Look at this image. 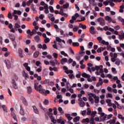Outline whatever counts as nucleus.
I'll use <instances>...</instances> for the list:
<instances>
[{"label": "nucleus", "mask_w": 124, "mask_h": 124, "mask_svg": "<svg viewBox=\"0 0 124 124\" xmlns=\"http://www.w3.org/2000/svg\"><path fill=\"white\" fill-rule=\"evenodd\" d=\"M91 70H92V71H95V70L98 71V70H100V73H103L104 72V70H103V66L102 65L100 66H95V67H92L91 68Z\"/></svg>", "instance_id": "1"}, {"label": "nucleus", "mask_w": 124, "mask_h": 124, "mask_svg": "<svg viewBox=\"0 0 124 124\" xmlns=\"http://www.w3.org/2000/svg\"><path fill=\"white\" fill-rule=\"evenodd\" d=\"M95 22H98V23H99L101 26H105V20H104L102 17L98 18L96 20Z\"/></svg>", "instance_id": "2"}, {"label": "nucleus", "mask_w": 124, "mask_h": 124, "mask_svg": "<svg viewBox=\"0 0 124 124\" xmlns=\"http://www.w3.org/2000/svg\"><path fill=\"white\" fill-rule=\"evenodd\" d=\"M98 114L101 115L102 121H105V120L107 119V115L105 114L104 112H102V111H98Z\"/></svg>", "instance_id": "3"}, {"label": "nucleus", "mask_w": 124, "mask_h": 124, "mask_svg": "<svg viewBox=\"0 0 124 124\" xmlns=\"http://www.w3.org/2000/svg\"><path fill=\"white\" fill-rule=\"evenodd\" d=\"M40 93H43V94H45V93H46V90L42 88V86L41 85H39L38 90Z\"/></svg>", "instance_id": "4"}, {"label": "nucleus", "mask_w": 124, "mask_h": 124, "mask_svg": "<svg viewBox=\"0 0 124 124\" xmlns=\"http://www.w3.org/2000/svg\"><path fill=\"white\" fill-rule=\"evenodd\" d=\"M103 84V80L102 79V78H99L98 82L96 84V86L98 87L100 86H102Z\"/></svg>", "instance_id": "5"}, {"label": "nucleus", "mask_w": 124, "mask_h": 124, "mask_svg": "<svg viewBox=\"0 0 124 124\" xmlns=\"http://www.w3.org/2000/svg\"><path fill=\"white\" fill-rule=\"evenodd\" d=\"M4 62L6 65V66L8 69L11 67V64L10 63V61L8 60H6L4 61Z\"/></svg>", "instance_id": "6"}, {"label": "nucleus", "mask_w": 124, "mask_h": 124, "mask_svg": "<svg viewBox=\"0 0 124 124\" xmlns=\"http://www.w3.org/2000/svg\"><path fill=\"white\" fill-rule=\"evenodd\" d=\"M34 89L36 90V91H38L39 87L38 84H39V82L37 80H34Z\"/></svg>", "instance_id": "7"}, {"label": "nucleus", "mask_w": 124, "mask_h": 124, "mask_svg": "<svg viewBox=\"0 0 124 124\" xmlns=\"http://www.w3.org/2000/svg\"><path fill=\"white\" fill-rule=\"evenodd\" d=\"M12 84L13 85V88H14L15 90H17V89H18V86H17V84L16 83V81H15V80H12Z\"/></svg>", "instance_id": "8"}, {"label": "nucleus", "mask_w": 124, "mask_h": 124, "mask_svg": "<svg viewBox=\"0 0 124 124\" xmlns=\"http://www.w3.org/2000/svg\"><path fill=\"white\" fill-rule=\"evenodd\" d=\"M48 18L51 21V22H54V21H55V17L53 14H49L48 15Z\"/></svg>", "instance_id": "9"}, {"label": "nucleus", "mask_w": 124, "mask_h": 124, "mask_svg": "<svg viewBox=\"0 0 124 124\" xmlns=\"http://www.w3.org/2000/svg\"><path fill=\"white\" fill-rule=\"evenodd\" d=\"M9 38L11 40V41H15L16 37L15 34H9Z\"/></svg>", "instance_id": "10"}, {"label": "nucleus", "mask_w": 124, "mask_h": 124, "mask_svg": "<svg viewBox=\"0 0 124 124\" xmlns=\"http://www.w3.org/2000/svg\"><path fill=\"white\" fill-rule=\"evenodd\" d=\"M95 28L94 26H91L90 29V32L91 33V34H95V31H94Z\"/></svg>", "instance_id": "11"}, {"label": "nucleus", "mask_w": 124, "mask_h": 124, "mask_svg": "<svg viewBox=\"0 0 124 124\" xmlns=\"http://www.w3.org/2000/svg\"><path fill=\"white\" fill-rule=\"evenodd\" d=\"M105 19L106 21H108V23H111L112 21H113V19L111 18V17L109 16H107L105 17Z\"/></svg>", "instance_id": "12"}, {"label": "nucleus", "mask_w": 124, "mask_h": 124, "mask_svg": "<svg viewBox=\"0 0 124 124\" xmlns=\"http://www.w3.org/2000/svg\"><path fill=\"white\" fill-rule=\"evenodd\" d=\"M18 55L20 58H24V55H23V50L21 48L18 49Z\"/></svg>", "instance_id": "13"}, {"label": "nucleus", "mask_w": 124, "mask_h": 124, "mask_svg": "<svg viewBox=\"0 0 124 124\" xmlns=\"http://www.w3.org/2000/svg\"><path fill=\"white\" fill-rule=\"evenodd\" d=\"M20 109L19 113L21 116H25V112H24V109H23V107H22V106H20Z\"/></svg>", "instance_id": "14"}, {"label": "nucleus", "mask_w": 124, "mask_h": 124, "mask_svg": "<svg viewBox=\"0 0 124 124\" xmlns=\"http://www.w3.org/2000/svg\"><path fill=\"white\" fill-rule=\"evenodd\" d=\"M3 20H4V16H3V15H0V22H1V24L4 23V21H3Z\"/></svg>", "instance_id": "15"}, {"label": "nucleus", "mask_w": 124, "mask_h": 124, "mask_svg": "<svg viewBox=\"0 0 124 124\" xmlns=\"http://www.w3.org/2000/svg\"><path fill=\"white\" fill-rule=\"evenodd\" d=\"M82 77H84V78H91V75L87 74L86 73H83L82 74Z\"/></svg>", "instance_id": "16"}, {"label": "nucleus", "mask_w": 124, "mask_h": 124, "mask_svg": "<svg viewBox=\"0 0 124 124\" xmlns=\"http://www.w3.org/2000/svg\"><path fill=\"white\" fill-rule=\"evenodd\" d=\"M32 108L33 109V111L35 114H39V111H38V109H37V108L36 107L33 106Z\"/></svg>", "instance_id": "17"}, {"label": "nucleus", "mask_w": 124, "mask_h": 124, "mask_svg": "<svg viewBox=\"0 0 124 124\" xmlns=\"http://www.w3.org/2000/svg\"><path fill=\"white\" fill-rule=\"evenodd\" d=\"M46 84H48L49 86H53L54 85V82L53 81H50L49 79L46 80Z\"/></svg>", "instance_id": "18"}, {"label": "nucleus", "mask_w": 124, "mask_h": 124, "mask_svg": "<svg viewBox=\"0 0 124 124\" xmlns=\"http://www.w3.org/2000/svg\"><path fill=\"white\" fill-rule=\"evenodd\" d=\"M65 62H67V59L66 58H62L61 61V64H64Z\"/></svg>", "instance_id": "19"}, {"label": "nucleus", "mask_w": 124, "mask_h": 124, "mask_svg": "<svg viewBox=\"0 0 124 124\" xmlns=\"http://www.w3.org/2000/svg\"><path fill=\"white\" fill-rule=\"evenodd\" d=\"M34 39L36 42H39L40 41V37L38 35H36L34 37Z\"/></svg>", "instance_id": "20"}, {"label": "nucleus", "mask_w": 124, "mask_h": 124, "mask_svg": "<svg viewBox=\"0 0 124 124\" xmlns=\"http://www.w3.org/2000/svg\"><path fill=\"white\" fill-rule=\"evenodd\" d=\"M101 43V44H103V45H106L107 46H108V45H109V42H106L104 40H102L101 43Z\"/></svg>", "instance_id": "21"}, {"label": "nucleus", "mask_w": 124, "mask_h": 124, "mask_svg": "<svg viewBox=\"0 0 124 124\" xmlns=\"http://www.w3.org/2000/svg\"><path fill=\"white\" fill-rule=\"evenodd\" d=\"M65 116H66V118H67L68 120V121H71V120H72V119H73V118H72L70 114H65Z\"/></svg>", "instance_id": "22"}, {"label": "nucleus", "mask_w": 124, "mask_h": 124, "mask_svg": "<svg viewBox=\"0 0 124 124\" xmlns=\"http://www.w3.org/2000/svg\"><path fill=\"white\" fill-rule=\"evenodd\" d=\"M80 107H84L86 105L85 102L82 101L78 103Z\"/></svg>", "instance_id": "23"}, {"label": "nucleus", "mask_w": 124, "mask_h": 124, "mask_svg": "<svg viewBox=\"0 0 124 124\" xmlns=\"http://www.w3.org/2000/svg\"><path fill=\"white\" fill-rule=\"evenodd\" d=\"M50 120L52 122V123H53V124H57V120L55 119V118L53 116L50 117Z\"/></svg>", "instance_id": "24"}, {"label": "nucleus", "mask_w": 124, "mask_h": 124, "mask_svg": "<svg viewBox=\"0 0 124 124\" xmlns=\"http://www.w3.org/2000/svg\"><path fill=\"white\" fill-rule=\"evenodd\" d=\"M14 13L15 14H17L18 15H21V14H22V12H21V11H17L16 10H15L14 11Z\"/></svg>", "instance_id": "25"}, {"label": "nucleus", "mask_w": 124, "mask_h": 124, "mask_svg": "<svg viewBox=\"0 0 124 124\" xmlns=\"http://www.w3.org/2000/svg\"><path fill=\"white\" fill-rule=\"evenodd\" d=\"M79 27L81 28V29H83V30H86V29H87V26L86 25H83L81 23L79 24Z\"/></svg>", "instance_id": "26"}, {"label": "nucleus", "mask_w": 124, "mask_h": 124, "mask_svg": "<svg viewBox=\"0 0 124 124\" xmlns=\"http://www.w3.org/2000/svg\"><path fill=\"white\" fill-rule=\"evenodd\" d=\"M58 111L61 113L62 115H63L64 114V112H63V110H62V108L61 107H59L58 108Z\"/></svg>", "instance_id": "27"}, {"label": "nucleus", "mask_w": 124, "mask_h": 124, "mask_svg": "<svg viewBox=\"0 0 124 124\" xmlns=\"http://www.w3.org/2000/svg\"><path fill=\"white\" fill-rule=\"evenodd\" d=\"M120 10H119V12H120V13H123V12H124V4H122V5L120 6Z\"/></svg>", "instance_id": "28"}, {"label": "nucleus", "mask_w": 124, "mask_h": 124, "mask_svg": "<svg viewBox=\"0 0 124 124\" xmlns=\"http://www.w3.org/2000/svg\"><path fill=\"white\" fill-rule=\"evenodd\" d=\"M32 92V89H31V86L27 87V93H31Z\"/></svg>", "instance_id": "29"}, {"label": "nucleus", "mask_w": 124, "mask_h": 124, "mask_svg": "<svg viewBox=\"0 0 124 124\" xmlns=\"http://www.w3.org/2000/svg\"><path fill=\"white\" fill-rule=\"evenodd\" d=\"M61 54L62 55V56H64V57H68V55L67 53H65L64 51H61Z\"/></svg>", "instance_id": "30"}, {"label": "nucleus", "mask_w": 124, "mask_h": 124, "mask_svg": "<svg viewBox=\"0 0 124 124\" xmlns=\"http://www.w3.org/2000/svg\"><path fill=\"white\" fill-rule=\"evenodd\" d=\"M23 75L24 77L25 78V79H27V78H29V75L28 74H27L26 73V72H25V71H24L23 72Z\"/></svg>", "instance_id": "31"}, {"label": "nucleus", "mask_w": 124, "mask_h": 124, "mask_svg": "<svg viewBox=\"0 0 124 124\" xmlns=\"http://www.w3.org/2000/svg\"><path fill=\"white\" fill-rule=\"evenodd\" d=\"M80 120V117L79 116H77L75 118L73 119V122L74 123H77L78 122V121Z\"/></svg>", "instance_id": "32"}, {"label": "nucleus", "mask_w": 124, "mask_h": 124, "mask_svg": "<svg viewBox=\"0 0 124 124\" xmlns=\"http://www.w3.org/2000/svg\"><path fill=\"white\" fill-rule=\"evenodd\" d=\"M12 16L14 17V20H15V21H17V20H18V16H17L16 14L13 13Z\"/></svg>", "instance_id": "33"}, {"label": "nucleus", "mask_w": 124, "mask_h": 124, "mask_svg": "<svg viewBox=\"0 0 124 124\" xmlns=\"http://www.w3.org/2000/svg\"><path fill=\"white\" fill-rule=\"evenodd\" d=\"M27 33L28 34H30L31 36L32 35H33V34H34V33H33L32 31H31V30H27Z\"/></svg>", "instance_id": "34"}, {"label": "nucleus", "mask_w": 124, "mask_h": 124, "mask_svg": "<svg viewBox=\"0 0 124 124\" xmlns=\"http://www.w3.org/2000/svg\"><path fill=\"white\" fill-rule=\"evenodd\" d=\"M108 123H109V124H115V123H116V120H110Z\"/></svg>", "instance_id": "35"}, {"label": "nucleus", "mask_w": 124, "mask_h": 124, "mask_svg": "<svg viewBox=\"0 0 124 124\" xmlns=\"http://www.w3.org/2000/svg\"><path fill=\"white\" fill-rule=\"evenodd\" d=\"M108 1L109 3V5H110V6H115V3L113 2V1H112V0H108Z\"/></svg>", "instance_id": "36"}, {"label": "nucleus", "mask_w": 124, "mask_h": 124, "mask_svg": "<svg viewBox=\"0 0 124 124\" xmlns=\"http://www.w3.org/2000/svg\"><path fill=\"white\" fill-rule=\"evenodd\" d=\"M72 45L74 46V47H78L80 44L78 42H73L72 43Z\"/></svg>", "instance_id": "37"}, {"label": "nucleus", "mask_w": 124, "mask_h": 124, "mask_svg": "<svg viewBox=\"0 0 124 124\" xmlns=\"http://www.w3.org/2000/svg\"><path fill=\"white\" fill-rule=\"evenodd\" d=\"M92 114V110H91V109L90 108H87V114L88 116L91 115V114Z\"/></svg>", "instance_id": "38"}, {"label": "nucleus", "mask_w": 124, "mask_h": 124, "mask_svg": "<svg viewBox=\"0 0 124 124\" xmlns=\"http://www.w3.org/2000/svg\"><path fill=\"white\" fill-rule=\"evenodd\" d=\"M49 9L51 13H54V12H55V10H54V8L53 7V6H49Z\"/></svg>", "instance_id": "39"}, {"label": "nucleus", "mask_w": 124, "mask_h": 124, "mask_svg": "<svg viewBox=\"0 0 124 124\" xmlns=\"http://www.w3.org/2000/svg\"><path fill=\"white\" fill-rule=\"evenodd\" d=\"M106 103H108V106H112V103H111V100L110 99L106 100Z\"/></svg>", "instance_id": "40"}, {"label": "nucleus", "mask_w": 124, "mask_h": 124, "mask_svg": "<svg viewBox=\"0 0 124 124\" xmlns=\"http://www.w3.org/2000/svg\"><path fill=\"white\" fill-rule=\"evenodd\" d=\"M44 42L45 43H49L50 42V38H45V39H44Z\"/></svg>", "instance_id": "41"}, {"label": "nucleus", "mask_w": 124, "mask_h": 124, "mask_svg": "<svg viewBox=\"0 0 124 124\" xmlns=\"http://www.w3.org/2000/svg\"><path fill=\"white\" fill-rule=\"evenodd\" d=\"M118 19L119 20V21H120V22H122V23H123V25H124V19L122 18V17L121 16H119L118 17Z\"/></svg>", "instance_id": "42"}, {"label": "nucleus", "mask_w": 124, "mask_h": 124, "mask_svg": "<svg viewBox=\"0 0 124 124\" xmlns=\"http://www.w3.org/2000/svg\"><path fill=\"white\" fill-rule=\"evenodd\" d=\"M2 108L3 110L4 111V112H6V113H7V108H6V106L3 105H2Z\"/></svg>", "instance_id": "43"}, {"label": "nucleus", "mask_w": 124, "mask_h": 124, "mask_svg": "<svg viewBox=\"0 0 124 124\" xmlns=\"http://www.w3.org/2000/svg\"><path fill=\"white\" fill-rule=\"evenodd\" d=\"M63 69H64V70H65V73H66V74H68V68H67V67L64 66L63 67Z\"/></svg>", "instance_id": "44"}, {"label": "nucleus", "mask_w": 124, "mask_h": 124, "mask_svg": "<svg viewBox=\"0 0 124 124\" xmlns=\"http://www.w3.org/2000/svg\"><path fill=\"white\" fill-rule=\"evenodd\" d=\"M121 63V61H120V59H116V62H115V64H116V65H120Z\"/></svg>", "instance_id": "45"}, {"label": "nucleus", "mask_w": 124, "mask_h": 124, "mask_svg": "<svg viewBox=\"0 0 124 124\" xmlns=\"http://www.w3.org/2000/svg\"><path fill=\"white\" fill-rule=\"evenodd\" d=\"M82 123H90V119L87 118L86 119H84L82 120Z\"/></svg>", "instance_id": "46"}, {"label": "nucleus", "mask_w": 124, "mask_h": 124, "mask_svg": "<svg viewBox=\"0 0 124 124\" xmlns=\"http://www.w3.org/2000/svg\"><path fill=\"white\" fill-rule=\"evenodd\" d=\"M96 115V111H93L91 113V118H94Z\"/></svg>", "instance_id": "47"}, {"label": "nucleus", "mask_w": 124, "mask_h": 124, "mask_svg": "<svg viewBox=\"0 0 124 124\" xmlns=\"http://www.w3.org/2000/svg\"><path fill=\"white\" fill-rule=\"evenodd\" d=\"M39 55V52H38V51H36L33 54V57L37 58Z\"/></svg>", "instance_id": "48"}, {"label": "nucleus", "mask_w": 124, "mask_h": 124, "mask_svg": "<svg viewBox=\"0 0 124 124\" xmlns=\"http://www.w3.org/2000/svg\"><path fill=\"white\" fill-rule=\"evenodd\" d=\"M19 28H21V26L19 25L18 23H16L15 24V29L16 30V29H19Z\"/></svg>", "instance_id": "49"}, {"label": "nucleus", "mask_w": 124, "mask_h": 124, "mask_svg": "<svg viewBox=\"0 0 124 124\" xmlns=\"http://www.w3.org/2000/svg\"><path fill=\"white\" fill-rule=\"evenodd\" d=\"M68 6H69V4L68 3H66L65 4L63 5V8H64V9H66V8H68Z\"/></svg>", "instance_id": "50"}, {"label": "nucleus", "mask_w": 124, "mask_h": 124, "mask_svg": "<svg viewBox=\"0 0 124 124\" xmlns=\"http://www.w3.org/2000/svg\"><path fill=\"white\" fill-rule=\"evenodd\" d=\"M23 99L22 100V102L23 103V104H24V105H28V102H27V100H26V99L23 98Z\"/></svg>", "instance_id": "51"}, {"label": "nucleus", "mask_w": 124, "mask_h": 124, "mask_svg": "<svg viewBox=\"0 0 124 124\" xmlns=\"http://www.w3.org/2000/svg\"><path fill=\"white\" fill-rule=\"evenodd\" d=\"M11 115H12V118H13L14 120H17V117L16 116V114H15V113H12Z\"/></svg>", "instance_id": "52"}, {"label": "nucleus", "mask_w": 124, "mask_h": 124, "mask_svg": "<svg viewBox=\"0 0 124 124\" xmlns=\"http://www.w3.org/2000/svg\"><path fill=\"white\" fill-rule=\"evenodd\" d=\"M56 40L57 42H59V43H61V42H62V40L61 38H60V37H57L56 38Z\"/></svg>", "instance_id": "53"}, {"label": "nucleus", "mask_w": 124, "mask_h": 124, "mask_svg": "<svg viewBox=\"0 0 124 124\" xmlns=\"http://www.w3.org/2000/svg\"><path fill=\"white\" fill-rule=\"evenodd\" d=\"M47 52L45 51L42 52V55H43L42 56V58H46V56H47Z\"/></svg>", "instance_id": "54"}, {"label": "nucleus", "mask_w": 124, "mask_h": 124, "mask_svg": "<svg viewBox=\"0 0 124 124\" xmlns=\"http://www.w3.org/2000/svg\"><path fill=\"white\" fill-rule=\"evenodd\" d=\"M109 0H107L106 1H105L103 2V4L105 5V6H107L108 4H109V2L108 1Z\"/></svg>", "instance_id": "55"}, {"label": "nucleus", "mask_w": 124, "mask_h": 124, "mask_svg": "<svg viewBox=\"0 0 124 124\" xmlns=\"http://www.w3.org/2000/svg\"><path fill=\"white\" fill-rule=\"evenodd\" d=\"M111 71H112V72H113V73H114V74H117V71L116 70V68L112 67L111 68Z\"/></svg>", "instance_id": "56"}, {"label": "nucleus", "mask_w": 124, "mask_h": 124, "mask_svg": "<svg viewBox=\"0 0 124 124\" xmlns=\"http://www.w3.org/2000/svg\"><path fill=\"white\" fill-rule=\"evenodd\" d=\"M52 56L54 57V59H58V53H53Z\"/></svg>", "instance_id": "57"}, {"label": "nucleus", "mask_w": 124, "mask_h": 124, "mask_svg": "<svg viewBox=\"0 0 124 124\" xmlns=\"http://www.w3.org/2000/svg\"><path fill=\"white\" fill-rule=\"evenodd\" d=\"M70 79H71L72 80V79H74V78H75V76H74V75L72 74V75H68Z\"/></svg>", "instance_id": "58"}, {"label": "nucleus", "mask_w": 124, "mask_h": 124, "mask_svg": "<svg viewBox=\"0 0 124 124\" xmlns=\"http://www.w3.org/2000/svg\"><path fill=\"white\" fill-rule=\"evenodd\" d=\"M42 46L43 50H46L47 49V45L46 44H44Z\"/></svg>", "instance_id": "59"}, {"label": "nucleus", "mask_w": 124, "mask_h": 124, "mask_svg": "<svg viewBox=\"0 0 124 124\" xmlns=\"http://www.w3.org/2000/svg\"><path fill=\"white\" fill-rule=\"evenodd\" d=\"M8 18H9V19H12V14H11V13L10 12L8 14Z\"/></svg>", "instance_id": "60"}, {"label": "nucleus", "mask_w": 124, "mask_h": 124, "mask_svg": "<svg viewBox=\"0 0 124 124\" xmlns=\"http://www.w3.org/2000/svg\"><path fill=\"white\" fill-rule=\"evenodd\" d=\"M118 118L119 119H121V120H123V121H124V117L121 114L118 115Z\"/></svg>", "instance_id": "61"}, {"label": "nucleus", "mask_w": 124, "mask_h": 124, "mask_svg": "<svg viewBox=\"0 0 124 124\" xmlns=\"http://www.w3.org/2000/svg\"><path fill=\"white\" fill-rule=\"evenodd\" d=\"M94 122V118L92 117L90 119V124H93Z\"/></svg>", "instance_id": "62"}, {"label": "nucleus", "mask_w": 124, "mask_h": 124, "mask_svg": "<svg viewBox=\"0 0 124 124\" xmlns=\"http://www.w3.org/2000/svg\"><path fill=\"white\" fill-rule=\"evenodd\" d=\"M36 71H37V72H41V71H42V67L40 66V68H38L36 70Z\"/></svg>", "instance_id": "63"}, {"label": "nucleus", "mask_w": 124, "mask_h": 124, "mask_svg": "<svg viewBox=\"0 0 124 124\" xmlns=\"http://www.w3.org/2000/svg\"><path fill=\"white\" fill-rule=\"evenodd\" d=\"M39 19L40 20H43V18H44V15L43 14H41L39 16Z\"/></svg>", "instance_id": "64"}]
</instances>
